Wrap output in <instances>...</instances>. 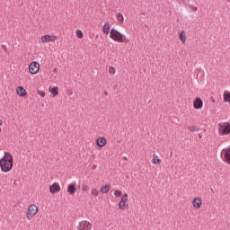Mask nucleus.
<instances>
[{
    "label": "nucleus",
    "mask_w": 230,
    "mask_h": 230,
    "mask_svg": "<svg viewBox=\"0 0 230 230\" xmlns=\"http://www.w3.org/2000/svg\"><path fill=\"white\" fill-rule=\"evenodd\" d=\"M49 93H50L51 98H56L58 95V87L57 86H49Z\"/></svg>",
    "instance_id": "15"
},
{
    "label": "nucleus",
    "mask_w": 230,
    "mask_h": 230,
    "mask_svg": "<svg viewBox=\"0 0 230 230\" xmlns=\"http://www.w3.org/2000/svg\"><path fill=\"white\" fill-rule=\"evenodd\" d=\"M102 33H104V35L111 33V23H104L102 26Z\"/></svg>",
    "instance_id": "18"
},
{
    "label": "nucleus",
    "mask_w": 230,
    "mask_h": 230,
    "mask_svg": "<svg viewBox=\"0 0 230 230\" xmlns=\"http://www.w3.org/2000/svg\"><path fill=\"white\" fill-rule=\"evenodd\" d=\"M15 91H16V94L20 96V98H25V96L28 94V93L26 92V89H24V87L22 86H17Z\"/></svg>",
    "instance_id": "13"
},
{
    "label": "nucleus",
    "mask_w": 230,
    "mask_h": 230,
    "mask_svg": "<svg viewBox=\"0 0 230 230\" xmlns=\"http://www.w3.org/2000/svg\"><path fill=\"white\" fill-rule=\"evenodd\" d=\"M91 194L93 197H98L100 195V190H98V189H93Z\"/></svg>",
    "instance_id": "25"
},
{
    "label": "nucleus",
    "mask_w": 230,
    "mask_h": 230,
    "mask_svg": "<svg viewBox=\"0 0 230 230\" xmlns=\"http://www.w3.org/2000/svg\"><path fill=\"white\" fill-rule=\"evenodd\" d=\"M218 136H229L230 122H220L217 128Z\"/></svg>",
    "instance_id": "4"
},
{
    "label": "nucleus",
    "mask_w": 230,
    "mask_h": 230,
    "mask_svg": "<svg viewBox=\"0 0 230 230\" xmlns=\"http://www.w3.org/2000/svg\"><path fill=\"white\" fill-rule=\"evenodd\" d=\"M37 94H39V96H40V98H44L46 96V93H44L43 91H40V90L37 91Z\"/></svg>",
    "instance_id": "28"
},
{
    "label": "nucleus",
    "mask_w": 230,
    "mask_h": 230,
    "mask_svg": "<svg viewBox=\"0 0 230 230\" xmlns=\"http://www.w3.org/2000/svg\"><path fill=\"white\" fill-rule=\"evenodd\" d=\"M39 213V207L36 204H30L27 208L25 217L27 220H33L37 214Z\"/></svg>",
    "instance_id": "3"
},
{
    "label": "nucleus",
    "mask_w": 230,
    "mask_h": 230,
    "mask_svg": "<svg viewBox=\"0 0 230 230\" xmlns=\"http://www.w3.org/2000/svg\"><path fill=\"white\" fill-rule=\"evenodd\" d=\"M116 19L119 24H123V22H125V17H123V14L121 13H118L116 14Z\"/></svg>",
    "instance_id": "20"
},
{
    "label": "nucleus",
    "mask_w": 230,
    "mask_h": 230,
    "mask_svg": "<svg viewBox=\"0 0 230 230\" xmlns=\"http://www.w3.org/2000/svg\"><path fill=\"white\" fill-rule=\"evenodd\" d=\"M223 101L225 103H229L230 104V91L229 90H226L223 93Z\"/></svg>",
    "instance_id": "16"
},
{
    "label": "nucleus",
    "mask_w": 230,
    "mask_h": 230,
    "mask_svg": "<svg viewBox=\"0 0 230 230\" xmlns=\"http://www.w3.org/2000/svg\"><path fill=\"white\" fill-rule=\"evenodd\" d=\"M95 145L98 148H103L107 146V138L104 137H100L95 140Z\"/></svg>",
    "instance_id": "12"
},
{
    "label": "nucleus",
    "mask_w": 230,
    "mask_h": 230,
    "mask_svg": "<svg viewBox=\"0 0 230 230\" xmlns=\"http://www.w3.org/2000/svg\"><path fill=\"white\" fill-rule=\"evenodd\" d=\"M179 39L182 44H186L187 37H186V31H181L179 32Z\"/></svg>",
    "instance_id": "17"
},
{
    "label": "nucleus",
    "mask_w": 230,
    "mask_h": 230,
    "mask_svg": "<svg viewBox=\"0 0 230 230\" xmlns=\"http://www.w3.org/2000/svg\"><path fill=\"white\" fill-rule=\"evenodd\" d=\"M40 40L43 43H46V42H56V40H58V36L46 34V35L41 36Z\"/></svg>",
    "instance_id": "8"
},
{
    "label": "nucleus",
    "mask_w": 230,
    "mask_h": 230,
    "mask_svg": "<svg viewBox=\"0 0 230 230\" xmlns=\"http://www.w3.org/2000/svg\"><path fill=\"white\" fill-rule=\"evenodd\" d=\"M192 208L193 209H200L202 208V198L200 197H195L192 199Z\"/></svg>",
    "instance_id": "11"
},
{
    "label": "nucleus",
    "mask_w": 230,
    "mask_h": 230,
    "mask_svg": "<svg viewBox=\"0 0 230 230\" xmlns=\"http://www.w3.org/2000/svg\"><path fill=\"white\" fill-rule=\"evenodd\" d=\"M221 157L225 163L230 164V147L224 148L221 151Z\"/></svg>",
    "instance_id": "9"
},
{
    "label": "nucleus",
    "mask_w": 230,
    "mask_h": 230,
    "mask_svg": "<svg viewBox=\"0 0 230 230\" xmlns=\"http://www.w3.org/2000/svg\"><path fill=\"white\" fill-rule=\"evenodd\" d=\"M193 107H194V109H197V110L202 109V107H204V102H202V99L197 98L193 102Z\"/></svg>",
    "instance_id": "14"
},
{
    "label": "nucleus",
    "mask_w": 230,
    "mask_h": 230,
    "mask_svg": "<svg viewBox=\"0 0 230 230\" xmlns=\"http://www.w3.org/2000/svg\"><path fill=\"white\" fill-rule=\"evenodd\" d=\"M108 73L109 75H111V76H114V75H116V67L110 66L108 67Z\"/></svg>",
    "instance_id": "23"
},
{
    "label": "nucleus",
    "mask_w": 230,
    "mask_h": 230,
    "mask_svg": "<svg viewBox=\"0 0 230 230\" xmlns=\"http://www.w3.org/2000/svg\"><path fill=\"white\" fill-rule=\"evenodd\" d=\"M66 191L67 193H69V195H75V193L76 192V187L73 184H69L67 186Z\"/></svg>",
    "instance_id": "19"
},
{
    "label": "nucleus",
    "mask_w": 230,
    "mask_h": 230,
    "mask_svg": "<svg viewBox=\"0 0 230 230\" xmlns=\"http://www.w3.org/2000/svg\"><path fill=\"white\" fill-rule=\"evenodd\" d=\"M0 127H3V119H0Z\"/></svg>",
    "instance_id": "30"
},
{
    "label": "nucleus",
    "mask_w": 230,
    "mask_h": 230,
    "mask_svg": "<svg viewBox=\"0 0 230 230\" xmlns=\"http://www.w3.org/2000/svg\"><path fill=\"white\" fill-rule=\"evenodd\" d=\"M62 189L60 188V183L54 182L51 185H49V192L51 195H57V193H60V190Z\"/></svg>",
    "instance_id": "10"
},
{
    "label": "nucleus",
    "mask_w": 230,
    "mask_h": 230,
    "mask_svg": "<svg viewBox=\"0 0 230 230\" xmlns=\"http://www.w3.org/2000/svg\"><path fill=\"white\" fill-rule=\"evenodd\" d=\"M118 208L120 211L128 209V194L124 193L121 196L120 200L118 203Z\"/></svg>",
    "instance_id": "5"
},
{
    "label": "nucleus",
    "mask_w": 230,
    "mask_h": 230,
    "mask_svg": "<svg viewBox=\"0 0 230 230\" xmlns=\"http://www.w3.org/2000/svg\"><path fill=\"white\" fill-rule=\"evenodd\" d=\"M110 38L111 40H114V42H128V39H127L123 33L116 29L111 30Z\"/></svg>",
    "instance_id": "2"
},
{
    "label": "nucleus",
    "mask_w": 230,
    "mask_h": 230,
    "mask_svg": "<svg viewBox=\"0 0 230 230\" xmlns=\"http://www.w3.org/2000/svg\"><path fill=\"white\" fill-rule=\"evenodd\" d=\"M58 72V69L57 68H54L53 69V73H57Z\"/></svg>",
    "instance_id": "31"
},
{
    "label": "nucleus",
    "mask_w": 230,
    "mask_h": 230,
    "mask_svg": "<svg viewBox=\"0 0 230 230\" xmlns=\"http://www.w3.org/2000/svg\"><path fill=\"white\" fill-rule=\"evenodd\" d=\"M122 195H123V193L121 192V190H117L114 191V196L117 198L123 197Z\"/></svg>",
    "instance_id": "26"
},
{
    "label": "nucleus",
    "mask_w": 230,
    "mask_h": 230,
    "mask_svg": "<svg viewBox=\"0 0 230 230\" xmlns=\"http://www.w3.org/2000/svg\"><path fill=\"white\" fill-rule=\"evenodd\" d=\"M75 35L77 39H84V31H82V30H76Z\"/></svg>",
    "instance_id": "24"
},
{
    "label": "nucleus",
    "mask_w": 230,
    "mask_h": 230,
    "mask_svg": "<svg viewBox=\"0 0 230 230\" xmlns=\"http://www.w3.org/2000/svg\"><path fill=\"white\" fill-rule=\"evenodd\" d=\"M152 163H153V164L159 165V164H161L162 160H161V158H159L158 155H154L153 159H152Z\"/></svg>",
    "instance_id": "21"
},
{
    "label": "nucleus",
    "mask_w": 230,
    "mask_h": 230,
    "mask_svg": "<svg viewBox=\"0 0 230 230\" xmlns=\"http://www.w3.org/2000/svg\"><path fill=\"white\" fill-rule=\"evenodd\" d=\"M189 130H190V132H197L199 128L197 126H190L189 127Z\"/></svg>",
    "instance_id": "27"
},
{
    "label": "nucleus",
    "mask_w": 230,
    "mask_h": 230,
    "mask_svg": "<svg viewBox=\"0 0 230 230\" xmlns=\"http://www.w3.org/2000/svg\"><path fill=\"white\" fill-rule=\"evenodd\" d=\"M0 170L4 173H8L13 170V156L8 152L4 153V156L0 159Z\"/></svg>",
    "instance_id": "1"
},
{
    "label": "nucleus",
    "mask_w": 230,
    "mask_h": 230,
    "mask_svg": "<svg viewBox=\"0 0 230 230\" xmlns=\"http://www.w3.org/2000/svg\"><path fill=\"white\" fill-rule=\"evenodd\" d=\"M101 193L107 194L109 191H111V185L107 184L101 188L100 190Z\"/></svg>",
    "instance_id": "22"
},
{
    "label": "nucleus",
    "mask_w": 230,
    "mask_h": 230,
    "mask_svg": "<svg viewBox=\"0 0 230 230\" xmlns=\"http://www.w3.org/2000/svg\"><path fill=\"white\" fill-rule=\"evenodd\" d=\"M93 224L87 220H83L78 223L77 230H92Z\"/></svg>",
    "instance_id": "7"
},
{
    "label": "nucleus",
    "mask_w": 230,
    "mask_h": 230,
    "mask_svg": "<svg viewBox=\"0 0 230 230\" xmlns=\"http://www.w3.org/2000/svg\"><path fill=\"white\" fill-rule=\"evenodd\" d=\"M82 190H83V191H85V192L89 191V186H87V185H83V186H82Z\"/></svg>",
    "instance_id": "29"
},
{
    "label": "nucleus",
    "mask_w": 230,
    "mask_h": 230,
    "mask_svg": "<svg viewBox=\"0 0 230 230\" xmlns=\"http://www.w3.org/2000/svg\"><path fill=\"white\" fill-rule=\"evenodd\" d=\"M0 132H1V128H0Z\"/></svg>",
    "instance_id": "32"
},
{
    "label": "nucleus",
    "mask_w": 230,
    "mask_h": 230,
    "mask_svg": "<svg viewBox=\"0 0 230 230\" xmlns=\"http://www.w3.org/2000/svg\"><path fill=\"white\" fill-rule=\"evenodd\" d=\"M40 71V64L37 61H32L29 65V73L30 75H39Z\"/></svg>",
    "instance_id": "6"
}]
</instances>
